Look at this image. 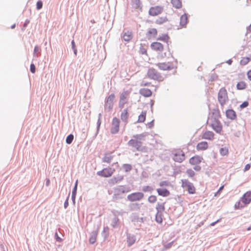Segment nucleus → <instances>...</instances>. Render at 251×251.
<instances>
[{"label":"nucleus","mask_w":251,"mask_h":251,"mask_svg":"<svg viewBox=\"0 0 251 251\" xmlns=\"http://www.w3.org/2000/svg\"><path fill=\"white\" fill-rule=\"evenodd\" d=\"M221 115L218 109H214L210 114L208 122L210 126L217 133L221 134L223 131V126L219 119Z\"/></svg>","instance_id":"obj_1"},{"label":"nucleus","mask_w":251,"mask_h":251,"mask_svg":"<svg viewBox=\"0 0 251 251\" xmlns=\"http://www.w3.org/2000/svg\"><path fill=\"white\" fill-rule=\"evenodd\" d=\"M128 145L135 148L138 151H142L144 149L142 145V138L139 135L133 136V138L128 141Z\"/></svg>","instance_id":"obj_2"},{"label":"nucleus","mask_w":251,"mask_h":251,"mask_svg":"<svg viewBox=\"0 0 251 251\" xmlns=\"http://www.w3.org/2000/svg\"><path fill=\"white\" fill-rule=\"evenodd\" d=\"M147 75L150 78L159 82L163 81L166 77V75H164V76L162 75L154 68H150L148 70Z\"/></svg>","instance_id":"obj_3"},{"label":"nucleus","mask_w":251,"mask_h":251,"mask_svg":"<svg viewBox=\"0 0 251 251\" xmlns=\"http://www.w3.org/2000/svg\"><path fill=\"white\" fill-rule=\"evenodd\" d=\"M172 155L173 159L175 161L179 163L183 162L185 159V155L184 152L181 149L174 150L172 151Z\"/></svg>","instance_id":"obj_4"},{"label":"nucleus","mask_w":251,"mask_h":251,"mask_svg":"<svg viewBox=\"0 0 251 251\" xmlns=\"http://www.w3.org/2000/svg\"><path fill=\"white\" fill-rule=\"evenodd\" d=\"M218 101L221 105H224L228 100L227 91L225 88L220 89L218 97Z\"/></svg>","instance_id":"obj_5"},{"label":"nucleus","mask_w":251,"mask_h":251,"mask_svg":"<svg viewBox=\"0 0 251 251\" xmlns=\"http://www.w3.org/2000/svg\"><path fill=\"white\" fill-rule=\"evenodd\" d=\"M181 186L183 188L186 189L189 194H194L196 193L195 187L193 183L188 181V180L182 179L181 180Z\"/></svg>","instance_id":"obj_6"},{"label":"nucleus","mask_w":251,"mask_h":251,"mask_svg":"<svg viewBox=\"0 0 251 251\" xmlns=\"http://www.w3.org/2000/svg\"><path fill=\"white\" fill-rule=\"evenodd\" d=\"M115 169L110 167L105 168L102 170L98 171L97 174L101 177H109L112 176L115 172Z\"/></svg>","instance_id":"obj_7"},{"label":"nucleus","mask_w":251,"mask_h":251,"mask_svg":"<svg viewBox=\"0 0 251 251\" xmlns=\"http://www.w3.org/2000/svg\"><path fill=\"white\" fill-rule=\"evenodd\" d=\"M164 10L162 6H154L151 7L149 10V14L150 16L155 17L161 14Z\"/></svg>","instance_id":"obj_8"},{"label":"nucleus","mask_w":251,"mask_h":251,"mask_svg":"<svg viewBox=\"0 0 251 251\" xmlns=\"http://www.w3.org/2000/svg\"><path fill=\"white\" fill-rule=\"evenodd\" d=\"M144 197V195L142 192H135L128 195L127 197V200L130 201H140L142 200Z\"/></svg>","instance_id":"obj_9"},{"label":"nucleus","mask_w":251,"mask_h":251,"mask_svg":"<svg viewBox=\"0 0 251 251\" xmlns=\"http://www.w3.org/2000/svg\"><path fill=\"white\" fill-rule=\"evenodd\" d=\"M120 120L116 117L112 119L110 131L112 134H116L119 132L120 127Z\"/></svg>","instance_id":"obj_10"},{"label":"nucleus","mask_w":251,"mask_h":251,"mask_svg":"<svg viewBox=\"0 0 251 251\" xmlns=\"http://www.w3.org/2000/svg\"><path fill=\"white\" fill-rule=\"evenodd\" d=\"M156 66L161 70L163 71L171 70L174 68V64L172 62H163L156 64Z\"/></svg>","instance_id":"obj_11"},{"label":"nucleus","mask_w":251,"mask_h":251,"mask_svg":"<svg viewBox=\"0 0 251 251\" xmlns=\"http://www.w3.org/2000/svg\"><path fill=\"white\" fill-rule=\"evenodd\" d=\"M151 48L153 51L157 52L158 54L162 53L164 50V46L158 42H154L151 44Z\"/></svg>","instance_id":"obj_12"},{"label":"nucleus","mask_w":251,"mask_h":251,"mask_svg":"<svg viewBox=\"0 0 251 251\" xmlns=\"http://www.w3.org/2000/svg\"><path fill=\"white\" fill-rule=\"evenodd\" d=\"M115 99V95L114 94H110L107 98L105 104V109L108 111H111L113 108L114 100Z\"/></svg>","instance_id":"obj_13"},{"label":"nucleus","mask_w":251,"mask_h":251,"mask_svg":"<svg viewBox=\"0 0 251 251\" xmlns=\"http://www.w3.org/2000/svg\"><path fill=\"white\" fill-rule=\"evenodd\" d=\"M203 160V158L198 155H196L189 159V163L192 165H197L201 163Z\"/></svg>","instance_id":"obj_14"},{"label":"nucleus","mask_w":251,"mask_h":251,"mask_svg":"<svg viewBox=\"0 0 251 251\" xmlns=\"http://www.w3.org/2000/svg\"><path fill=\"white\" fill-rule=\"evenodd\" d=\"M128 96V93L127 92H123L121 96L119 102V107L121 108H122L124 106V104L126 102V100L127 99Z\"/></svg>","instance_id":"obj_15"},{"label":"nucleus","mask_w":251,"mask_h":251,"mask_svg":"<svg viewBox=\"0 0 251 251\" xmlns=\"http://www.w3.org/2000/svg\"><path fill=\"white\" fill-rule=\"evenodd\" d=\"M242 201L244 205L250 203L251 201V191L247 192L242 197Z\"/></svg>","instance_id":"obj_16"},{"label":"nucleus","mask_w":251,"mask_h":251,"mask_svg":"<svg viewBox=\"0 0 251 251\" xmlns=\"http://www.w3.org/2000/svg\"><path fill=\"white\" fill-rule=\"evenodd\" d=\"M156 191L159 196L163 197H168L170 195V191L165 188H157Z\"/></svg>","instance_id":"obj_17"},{"label":"nucleus","mask_w":251,"mask_h":251,"mask_svg":"<svg viewBox=\"0 0 251 251\" xmlns=\"http://www.w3.org/2000/svg\"><path fill=\"white\" fill-rule=\"evenodd\" d=\"M208 148V143L205 141H202L199 143L196 146V148L198 151H204L207 150Z\"/></svg>","instance_id":"obj_18"},{"label":"nucleus","mask_w":251,"mask_h":251,"mask_svg":"<svg viewBox=\"0 0 251 251\" xmlns=\"http://www.w3.org/2000/svg\"><path fill=\"white\" fill-rule=\"evenodd\" d=\"M214 133L211 131H205L202 135V139L211 140L214 138Z\"/></svg>","instance_id":"obj_19"},{"label":"nucleus","mask_w":251,"mask_h":251,"mask_svg":"<svg viewBox=\"0 0 251 251\" xmlns=\"http://www.w3.org/2000/svg\"><path fill=\"white\" fill-rule=\"evenodd\" d=\"M226 116L227 118L231 120H234L236 117L235 112L232 109H228L226 110Z\"/></svg>","instance_id":"obj_20"},{"label":"nucleus","mask_w":251,"mask_h":251,"mask_svg":"<svg viewBox=\"0 0 251 251\" xmlns=\"http://www.w3.org/2000/svg\"><path fill=\"white\" fill-rule=\"evenodd\" d=\"M113 158V155L112 153H107L105 154L104 157L102 158V161L107 163H110Z\"/></svg>","instance_id":"obj_21"},{"label":"nucleus","mask_w":251,"mask_h":251,"mask_svg":"<svg viewBox=\"0 0 251 251\" xmlns=\"http://www.w3.org/2000/svg\"><path fill=\"white\" fill-rule=\"evenodd\" d=\"M140 93L143 96L149 97L152 94V92L151 90L147 88H142L140 90Z\"/></svg>","instance_id":"obj_22"},{"label":"nucleus","mask_w":251,"mask_h":251,"mask_svg":"<svg viewBox=\"0 0 251 251\" xmlns=\"http://www.w3.org/2000/svg\"><path fill=\"white\" fill-rule=\"evenodd\" d=\"M98 236V231H93L90 235V238H89V243L91 244H94L96 241Z\"/></svg>","instance_id":"obj_23"},{"label":"nucleus","mask_w":251,"mask_h":251,"mask_svg":"<svg viewBox=\"0 0 251 251\" xmlns=\"http://www.w3.org/2000/svg\"><path fill=\"white\" fill-rule=\"evenodd\" d=\"M188 23V16L186 14L182 15L180 19V25L182 27H185Z\"/></svg>","instance_id":"obj_24"},{"label":"nucleus","mask_w":251,"mask_h":251,"mask_svg":"<svg viewBox=\"0 0 251 251\" xmlns=\"http://www.w3.org/2000/svg\"><path fill=\"white\" fill-rule=\"evenodd\" d=\"M157 39V40L162 41L164 43H168L170 38L167 34H162L158 37Z\"/></svg>","instance_id":"obj_25"},{"label":"nucleus","mask_w":251,"mask_h":251,"mask_svg":"<svg viewBox=\"0 0 251 251\" xmlns=\"http://www.w3.org/2000/svg\"><path fill=\"white\" fill-rule=\"evenodd\" d=\"M157 34V30L155 28H151L148 31L147 35L149 39H151L152 37H155Z\"/></svg>","instance_id":"obj_26"},{"label":"nucleus","mask_w":251,"mask_h":251,"mask_svg":"<svg viewBox=\"0 0 251 251\" xmlns=\"http://www.w3.org/2000/svg\"><path fill=\"white\" fill-rule=\"evenodd\" d=\"M251 60V55L249 57H243L241 58L240 64L241 66L247 65Z\"/></svg>","instance_id":"obj_27"},{"label":"nucleus","mask_w":251,"mask_h":251,"mask_svg":"<svg viewBox=\"0 0 251 251\" xmlns=\"http://www.w3.org/2000/svg\"><path fill=\"white\" fill-rule=\"evenodd\" d=\"M168 21V19L166 16L160 17L155 20V23L157 25H162Z\"/></svg>","instance_id":"obj_28"},{"label":"nucleus","mask_w":251,"mask_h":251,"mask_svg":"<svg viewBox=\"0 0 251 251\" xmlns=\"http://www.w3.org/2000/svg\"><path fill=\"white\" fill-rule=\"evenodd\" d=\"M132 38V33L131 31H127L124 34L123 38L126 41H130Z\"/></svg>","instance_id":"obj_29"},{"label":"nucleus","mask_w":251,"mask_h":251,"mask_svg":"<svg viewBox=\"0 0 251 251\" xmlns=\"http://www.w3.org/2000/svg\"><path fill=\"white\" fill-rule=\"evenodd\" d=\"M157 212L162 213L165 210V203H158L156 206Z\"/></svg>","instance_id":"obj_30"},{"label":"nucleus","mask_w":251,"mask_h":251,"mask_svg":"<svg viewBox=\"0 0 251 251\" xmlns=\"http://www.w3.org/2000/svg\"><path fill=\"white\" fill-rule=\"evenodd\" d=\"M171 3L176 8L178 9L181 7L182 4L180 0H172Z\"/></svg>","instance_id":"obj_31"},{"label":"nucleus","mask_w":251,"mask_h":251,"mask_svg":"<svg viewBox=\"0 0 251 251\" xmlns=\"http://www.w3.org/2000/svg\"><path fill=\"white\" fill-rule=\"evenodd\" d=\"M236 87L238 90H244L247 87V84L245 81H241L237 83Z\"/></svg>","instance_id":"obj_32"},{"label":"nucleus","mask_w":251,"mask_h":251,"mask_svg":"<svg viewBox=\"0 0 251 251\" xmlns=\"http://www.w3.org/2000/svg\"><path fill=\"white\" fill-rule=\"evenodd\" d=\"M128 114L127 109H125L121 113V118L123 121H126L128 118Z\"/></svg>","instance_id":"obj_33"},{"label":"nucleus","mask_w":251,"mask_h":251,"mask_svg":"<svg viewBox=\"0 0 251 251\" xmlns=\"http://www.w3.org/2000/svg\"><path fill=\"white\" fill-rule=\"evenodd\" d=\"M163 214L161 212H157L156 214L155 220L158 223L161 224L163 221Z\"/></svg>","instance_id":"obj_34"},{"label":"nucleus","mask_w":251,"mask_h":251,"mask_svg":"<svg viewBox=\"0 0 251 251\" xmlns=\"http://www.w3.org/2000/svg\"><path fill=\"white\" fill-rule=\"evenodd\" d=\"M146 112H142L138 117V121L140 123H143L146 119Z\"/></svg>","instance_id":"obj_35"},{"label":"nucleus","mask_w":251,"mask_h":251,"mask_svg":"<svg viewBox=\"0 0 251 251\" xmlns=\"http://www.w3.org/2000/svg\"><path fill=\"white\" fill-rule=\"evenodd\" d=\"M220 153L223 156L227 155L228 154V150L227 148H222L220 150Z\"/></svg>","instance_id":"obj_36"},{"label":"nucleus","mask_w":251,"mask_h":251,"mask_svg":"<svg viewBox=\"0 0 251 251\" xmlns=\"http://www.w3.org/2000/svg\"><path fill=\"white\" fill-rule=\"evenodd\" d=\"M148 201L151 203H154L157 201V197L154 195H151L148 197Z\"/></svg>","instance_id":"obj_37"},{"label":"nucleus","mask_w":251,"mask_h":251,"mask_svg":"<svg viewBox=\"0 0 251 251\" xmlns=\"http://www.w3.org/2000/svg\"><path fill=\"white\" fill-rule=\"evenodd\" d=\"M123 179V177L122 176H119L118 178L114 177L112 179H110V182L112 184H114V183H117L119 181H121Z\"/></svg>","instance_id":"obj_38"},{"label":"nucleus","mask_w":251,"mask_h":251,"mask_svg":"<svg viewBox=\"0 0 251 251\" xmlns=\"http://www.w3.org/2000/svg\"><path fill=\"white\" fill-rule=\"evenodd\" d=\"M140 52L142 54L148 55L147 50L142 44L140 45Z\"/></svg>","instance_id":"obj_39"},{"label":"nucleus","mask_w":251,"mask_h":251,"mask_svg":"<svg viewBox=\"0 0 251 251\" xmlns=\"http://www.w3.org/2000/svg\"><path fill=\"white\" fill-rule=\"evenodd\" d=\"M123 167L126 172H129L132 169V166L130 164H125L123 165Z\"/></svg>","instance_id":"obj_40"},{"label":"nucleus","mask_w":251,"mask_h":251,"mask_svg":"<svg viewBox=\"0 0 251 251\" xmlns=\"http://www.w3.org/2000/svg\"><path fill=\"white\" fill-rule=\"evenodd\" d=\"M127 242L128 246H130L135 243V239L134 237H129L127 238Z\"/></svg>","instance_id":"obj_41"},{"label":"nucleus","mask_w":251,"mask_h":251,"mask_svg":"<svg viewBox=\"0 0 251 251\" xmlns=\"http://www.w3.org/2000/svg\"><path fill=\"white\" fill-rule=\"evenodd\" d=\"M186 174L189 177H193L195 175L194 171L191 169L186 171Z\"/></svg>","instance_id":"obj_42"},{"label":"nucleus","mask_w":251,"mask_h":251,"mask_svg":"<svg viewBox=\"0 0 251 251\" xmlns=\"http://www.w3.org/2000/svg\"><path fill=\"white\" fill-rule=\"evenodd\" d=\"M74 139V136L72 134L69 135L66 139V143L68 144H71Z\"/></svg>","instance_id":"obj_43"},{"label":"nucleus","mask_w":251,"mask_h":251,"mask_svg":"<svg viewBox=\"0 0 251 251\" xmlns=\"http://www.w3.org/2000/svg\"><path fill=\"white\" fill-rule=\"evenodd\" d=\"M142 190L144 192H151L152 188L150 186H146L143 187Z\"/></svg>","instance_id":"obj_44"},{"label":"nucleus","mask_w":251,"mask_h":251,"mask_svg":"<svg viewBox=\"0 0 251 251\" xmlns=\"http://www.w3.org/2000/svg\"><path fill=\"white\" fill-rule=\"evenodd\" d=\"M169 185V182L167 181H163L159 183V186L161 187L168 186Z\"/></svg>","instance_id":"obj_45"},{"label":"nucleus","mask_w":251,"mask_h":251,"mask_svg":"<svg viewBox=\"0 0 251 251\" xmlns=\"http://www.w3.org/2000/svg\"><path fill=\"white\" fill-rule=\"evenodd\" d=\"M39 50H40V49L38 47H37V46L35 47L34 49V56H38V53H40Z\"/></svg>","instance_id":"obj_46"},{"label":"nucleus","mask_w":251,"mask_h":251,"mask_svg":"<svg viewBox=\"0 0 251 251\" xmlns=\"http://www.w3.org/2000/svg\"><path fill=\"white\" fill-rule=\"evenodd\" d=\"M249 102L247 101H245L244 102H243L240 106V108H245L246 107H247L248 105H249Z\"/></svg>","instance_id":"obj_47"},{"label":"nucleus","mask_w":251,"mask_h":251,"mask_svg":"<svg viewBox=\"0 0 251 251\" xmlns=\"http://www.w3.org/2000/svg\"><path fill=\"white\" fill-rule=\"evenodd\" d=\"M30 70L32 74H34L35 73L36 68L33 64H31L30 66Z\"/></svg>","instance_id":"obj_48"},{"label":"nucleus","mask_w":251,"mask_h":251,"mask_svg":"<svg viewBox=\"0 0 251 251\" xmlns=\"http://www.w3.org/2000/svg\"><path fill=\"white\" fill-rule=\"evenodd\" d=\"M77 182H78V180H77L76 181V182H75V186L74 188V190L73 191V192H72V195H73V196H74V197L75 196V194H76V191L77 186Z\"/></svg>","instance_id":"obj_49"},{"label":"nucleus","mask_w":251,"mask_h":251,"mask_svg":"<svg viewBox=\"0 0 251 251\" xmlns=\"http://www.w3.org/2000/svg\"><path fill=\"white\" fill-rule=\"evenodd\" d=\"M36 5H37V9L39 10V9H41L42 7V6H43V3H42V1H37Z\"/></svg>","instance_id":"obj_50"},{"label":"nucleus","mask_w":251,"mask_h":251,"mask_svg":"<svg viewBox=\"0 0 251 251\" xmlns=\"http://www.w3.org/2000/svg\"><path fill=\"white\" fill-rule=\"evenodd\" d=\"M243 206H244V205H242L240 203V202H238L235 204V207L236 209H240L243 207Z\"/></svg>","instance_id":"obj_51"},{"label":"nucleus","mask_w":251,"mask_h":251,"mask_svg":"<svg viewBox=\"0 0 251 251\" xmlns=\"http://www.w3.org/2000/svg\"><path fill=\"white\" fill-rule=\"evenodd\" d=\"M224 187V185L221 186L220 188H219V190L215 194L214 196H218V195L219 194H220V192L223 190Z\"/></svg>","instance_id":"obj_52"},{"label":"nucleus","mask_w":251,"mask_h":251,"mask_svg":"<svg viewBox=\"0 0 251 251\" xmlns=\"http://www.w3.org/2000/svg\"><path fill=\"white\" fill-rule=\"evenodd\" d=\"M247 75L248 79L250 81H251V69L247 72Z\"/></svg>","instance_id":"obj_53"},{"label":"nucleus","mask_w":251,"mask_h":251,"mask_svg":"<svg viewBox=\"0 0 251 251\" xmlns=\"http://www.w3.org/2000/svg\"><path fill=\"white\" fill-rule=\"evenodd\" d=\"M251 168V166L249 164H247L245 167V168H244V170L245 171H246L247 170H249Z\"/></svg>","instance_id":"obj_54"},{"label":"nucleus","mask_w":251,"mask_h":251,"mask_svg":"<svg viewBox=\"0 0 251 251\" xmlns=\"http://www.w3.org/2000/svg\"><path fill=\"white\" fill-rule=\"evenodd\" d=\"M194 169L197 171H200L201 170V167L200 166H196Z\"/></svg>","instance_id":"obj_55"},{"label":"nucleus","mask_w":251,"mask_h":251,"mask_svg":"<svg viewBox=\"0 0 251 251\" xmlns=\"http://www.w3.org/2000/svg\"><path fill=\"white\" fill-rule=\"evenodd\" d=\"M133 0V2H136L137 5V6H139V4H140V0Z\"/></svg>","instance_id":"obj_56"},{"label":"nucleus","mask_w":251,"mask_h":251,"mask_svg":"<svg viewBox=\"0 0 251 251\" xmlns=\"http://www.w3.org/2000/svg\"><path fill=\"white\" fill-rule=\"evenodd\" d=\"M151 84V83L148 82V83H144L142 82L141 84V86H148L150 85Z\"/></svg>","instance_id":"obj_57"},{"label":"nucleus","mask_w":251,"mask_h":251,"mask_svg":"<svg viewBox=\"0 0 251 251\" xmlns=\"http://www.w3.org/2000/svg\"><path fill=\"white\" fill-rule=\"evenodd\" d=\"M72 43V49H75V42L74 40H73L71 42Z\"/></svg>","instance_id":"obj_58"},{"label":"nucleus","mask_w":251,"mask_h":251,"mask_svg":"<svg viewBox=\"0 0 251 251\" xmlns=\"http://www.w3.org/2000/svg\"><path fill=\"white\" fill-rule=\"evenodd\" d=\"M153 126V121L151 122V123H149V126L150 128H151Z\"/></svg>","instance_id":"obj_59"},{"label":"nucleus","mask_w":251,"mask_h":251,"mask_svg":"<svg viewBox=\"0 0 251 251\" xmlns=\"http://www.w3.org/2000/svg\"><path fill=\"white\" fill-rule=\"evenodd\" d=\"M227 63H228L229 65H231L232 62V61L231 59H229L228 60H227L226 61Z\"/></svg>","instance_id":"obj_60"},{"label":"nucleus","mask_w":251,"mask_h":251,"mask_svg":"<svg viewBox=\"0 0 251 251\" xmlns=\"http://www.w3.org/2000/svg\"><path fill=\"white\" fill-rule=\"evenodd\" d=\"M74 50V53L76 55L77 54V50L76 48L73 49Z\"/></svg>","instance_id":"obj_61"},{"label":"nucleus","mask_w":251,"mask_h":251,"mask_svg":"<svg viewBox=\"0 0 251 251\" xmlns=\"http://www.w3.org/2000/svg\"><path fill=\"white\" fill-rule=\"evenodd\" d=\"M98 127H100V119H99L98 121Z\"/></svg>","instance_id":"obj_62"},{"label":"nucleus","mask_w":251,"mask_h":251,"mask_svg":"<svg viewBox=\"0 0 251 251\" xmlns=\"http://www.w3.org/2000/svg\"><path fill=\"white\" fill-rule=\"evenodd\" d=\"M248 30L251 32V24L249 25L248 28Z\"/></svg>","instance_id":"obj_63"},{"label":"nucleus","mask_w":251,"mask_h":251,"mask_svg":"<svg viewBox=\"0 0 251 251\" xmlns=\"http://www.w3.org/2000/svg\"><path fill=\"white\" fill-rule=\"evenodd\" d=\"M251 230V226H249L248 228H247V230Z\"/></svg>","instance_id":"obj_64"}]
</instances>
